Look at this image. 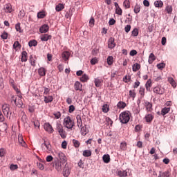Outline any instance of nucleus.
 <instances>
[{"label":"nucleus","mask_w":177,"mask_h":177,"mask_svg":"<svg viewBox=\"0 0 177 177\" xmlns=\"http://www.w3.org/2000/svg\"><path fill=\"white\" fill-rule=\"evenodd\" d=\"M123 6H124V8L126 9H129V8H131V4L129 3V0H125L124 2H123Z\"/></svg>","instance_id":"c03bdc74"},{"label":"nucleus","mask_w":177,"mask_h":177,"mask_svg":"<svg viewBox=\"0 0 177 177\" xmlns=\"http://www.w3.org/2000/svg\"><path fill=\"white\" fill-rule=\"evenodd\" d=\"M108 48L109 49H113V48H115V42L114 37H110L108 40Z\"/></svg>","instance_id":"1a4fd4ad"},{"label":"nucleus","mask_w":177,"mask_h":177,"mask_svg":"<svg viewBox=\"0 0 177 177\" xmlns=\"http://www.w3.org/2000/svg\"><path fill=\"white\" fill-rule=\"evenodd\" d=\"M28 56L26 51H23L21 53V62H27Z\"/></svg>","instance_id":"72a5a7b5"},{"label":"nucleus","mask_w":177,"mask_h":177,"mask_svg":"<svg viewBox=\"0 0 177 177\" xmlns=\"http://www.w3.org/2000/svg\"><path fill=\"white\" fill-rule=\"evenodd\" d=\"M145 89L144 87L140 88L139 93H140V96H142V97H143V96H145Z\"/></svg>","instance_id":"13d9d810"},{"label":"nucleus","mask_w":177,"mask_h":177,"mask_svg":"<svg viewBox=\"0 0 177 177\" xmlns=\"http://www.w3.org/2000/svg\"><path fill=\"white\" fill-rule=\"evenodd\" d=\"M115 13L116 15H119V16H122V9H121V8L118 7L117 8H115Z\"/></svg>","instance_id":"de8ad7c7"},{"label":"nucleus","mask_w":177,"mask_h":177,"mask_svg":"<svg viewBox=\"0 0 177 177\" xmlns=\"http://www.w3.org/2000/svg\"><path fill=\"white\" fill-rule=\"evenodd\" d=\"M125 32L131 31V25H127L124 28Z\"/></svg>","instance_id":"774afa93"},{"label":"nucleus","mask_w":177,"mask_h":177,"mask_svg":"<svg viewBox=\"0 0 177 177\" xmlns=\"http://www.w3.org/2000/svg\"><path fill=\"white\" fill-rule=\"evenodd\" d=\"M119 120L122 124H128L131 120V112L124 111L120 114Z\"/></svg>","instance_id":"f257e3e1"},{"label":"nucleus","mask_w":177,"mask_h":177,"mask_svg":"<svg viewBox=\"0 0 177 177\" xmlns=\"http://www.w3.org/2000/svg\"><path fill=\"white\" fill-rule=\"evenodd\" d=\"M102 82V80L100 79H98V78L95 79L94 81L95 86H97V88H99V86H101Z\"/></svg>","instance_id":"58836bf2"},{"label":"nucleus","mask_w":177,"mask_h":177,"mask_svg":"<svg viewBox=\"0 0 177 177\" xmlns=\"http://www.w3.org/2000/svg\"><path fill=\"white\" fill-rule=\"evenodd\" d=\"M88 80H89V77H88V75L86 74L83 75L80 77V81L82 82H86V81H88Z\"/></svg>","instance_id":"a19ab883"},{"label":"nucleus","mask_w":177,"mask_h":177,"mask_svg":"<svg viewBox=\"0 0 177 177\" xmlns=\"http://www.w3.org/2000/svg\"><path fill=\"white\" fill-rule=\"evenodd\" d=\"M156 55H154V54L153 53H151L149 55V59H148V62L149 64H153V63L154 62V61H156Z\"/></svg>","instance_id":"aec40b11"},{"label":"nucleus","mask_w":177,"mask_h":177,"mask_svg":"<svg viewBox=\"0 0 177 177\" xmlns=\"http://www.w3.org/2000/svg\"><path fill=\"white\" fill-rule=\"evenodd\" d=\"M53 115L55 116V118H56V120H59V118H60V117H62V113L59 111L53 113Z\"/></svg>","instance_id":"4d7b16f0"},{"label":"nucleus","mask_w":177,"mask_h":177,"mask_svg":"<svg viewBox=\"0 0 177 177\" xmlns=\"http://www.w3.org/2000/svg\"><path fill=\"white\" fill-rule=\"evenodd\" d=\"M55 164V168L57 169V171H62V162L59 160H57L54 162Z\"/></svg>","instance_id":"a211bd4d"},{"label":"nucleus","mask_w":177,"mask_h":177,"mask_svg":"<svg viewBox=\"0 0 177 177\" xmlns=\"http://www.w3.org/2000/svg\"><path fill=\"white\" fill-rule=\"evenodd\" d=\"M139 12H140V6L137 4L134 7V12L138 14Z\"/></svg>","instance_id":"5fc2aeb1"},{"label":"nucleus","mask_w":177,"mask_h":177,"mask_svg":"<svg viewBox=\"0 0 177 177\" xmlns=\"http://www.w3.org/2000/svg\"><path fill=\"white\" fill-rule=\"evenodd\" d=\"M6 150L3 148L0 149V157H5Z\"/></svg>","instance_id":"3c124183"},{"label":"nucleus","mask_w":177,"mask_h":177,"mask_svg":"<svg viewBox=\"0 0 177 177\" xmlns=\"http://www.w3.org/2000/svg\"><path fill=\"white\" fill-rule=\"evenodd\" d=\"M46 160L47 161V162H51V161H53V157L52 156H48L46 158Z\"/></svg>","instance_id":"69168bd1"},{"label":"nucleus","mask_w":177,"mask_h":177,"mask_svg":"<svg viewBox=\"0 0 177 177\" xmlns=\"http://www.w3.org/2000/svg\"><path fill=\"white\" fill-rule=\"evenodd\" d=\"M29 62L30 63V66H32V67H35L37 63V57L30 55L29 58Z\"/></svg>","instance_id":"9b49d317"},{"label":"nucleus","mask_w":177,"mask_h":177,"mask_svg":"<svg viewBox=\"0 0 177 177\" xmlns=\"http://www.w3.org/2000/svg\"><path fill=\"white\" fill-rule=\"evenodd\" d=\"M73 144L74 147H75L76 149H77L78 147H80V146H81V142H80V141L75 139L73 140Z\"/></svg>","instance_id":"4c0bfd02"},{"label":"nucleus","mask_w":177,"mask_h":177,"mask_svg":"<svg viewBox=\"0 0 177 177\" xmlns=\"http://www.w3.org/2000/svg\"><path fill=\"white\" fill-rule=\"evenodd\" d=\"M44 145L46 147L47 150H48V151H50L52 148L49 140H44Z\"/></svg>","instance_id":"473e14b6"},{"label":"nucleus","mask_w":177,"mask_h":177,"mask_svg":"<svg viewBox=\"0 0 177 177\" xmlns=\"http://www.w3.org/2000/svg\"><path fill=\"white\" fill-rule=\"evenodd\" d=\"M158 177H171V171L169 170H167L165 172L160 171Z\"/></svg>","instance_id":"ddd939ff"},{"label":"nucleus","mask_w":177,"mask_h":177,"mask_svg":"<svg viewBox=\"0 0 177 177\" xmlns=\"http://www.w3.org/2000/svg\"><path fill=\"white\" fill-rule=\"evenodd\" d=\"M57 156L58 158H59L60 161L64 164L67 161V157H66V155L63 153V152H58L57 153Z\"/></svg>","instance_id":"9d476101"},{"label":"nucleus","mask_w":177,"mask_h":177,"mask_svg":"<svg viewBox=\"0 0 177 177\" xmlns=\"http://www.w3.org/2000/svg\"><path fill=\"white\" fill-rule=\"evenodd\" d=\"M57 131L62 139H66V138H67V134L66 133V131H64V129H63V127L59 126L57 127Z\"/></svg>","instance_id":"423d86ee"},{"label":"nucleus","mask_w":177,"mask_h":177,"mask_svg":"<svg viewBox=\"0 0 177 177\" xmlns=\"http://www.w3.org/2000/svg\"><path fill=\"white\" fill-rule=\"evenodd\" d=\"M102 160L104 162H105V164H109L110 162V155H104L102 157Z\"/></svg>","instance_id":"cd10ccee"},{"label":"nucleus","mask_w":177,"mask_h":177,"mask_svg":"<svg viewBox=\"0 0 177 177\" xmlns=\"http://www.w3.org/2000/svg\"><path fill=\"white\" fill-rule=\"evenodd\" d=\"M157 67L159 70H161L162 68H165V64L164 63H160L157 64Z\"/></svg>","instance_id":"052dcab7"},{"label":"nucleus","mask_w":177,"mask_h":177,"mask_svg":"<svg viewBox=\"0 0 177 177\" xmlns=\"http://www.w3.org/2000/svg\"><path fill=\"white\" fill-rule=\"evenodd\" d=\"M28 45L30 48H31L32 46H37V45H38V41H37V40L30 41Z\"/></svg>","instance_id":"37998d69"},{"label":"nucleus","mask_w":177,"mask_h":177,"mask_svg":"<svg viewBox=\"0 0 177 177\" xmlns=\"http://www.w3.org/2000/svg\"><path fill=\"white\" fill-rule=\"evenodd\" d=\"M144 106L147 112L153 111V104H151V102H149L148 101H145Z\"/></svg>","instance_id":"0eeeda50"},{"label":"nucleus","mask_w":177,"mask_h":177,"mask_svg":"<svg viewBox=\"0 0 177 177\" xmlns=\"http://www.w3.org/2000/svg\"><path fill=\"white\" fill-rule=\"evenodd\" d=\"M15 29L16 31L18 32H23V30H21V27L20 26V23H18L15 25Z\"/></svg>","instance_id":"49530a36"},{"label":"nucleus","mask_w":177,"mask_h":177,"mask_svg":"<svg viewBox=\"0 0 177 177\" xmlns=\"http://www.w3.org/2000/svg\"><path fill=\"white\" fill-rule=\"evenodd\" d=\"M144 120H145L146 122H147V124H151V121H153V120H154V115L151 114V113H148L146 114Z\"/></svg>","instance_id":"6e6552de"},{"label":"nucleus","mask_w":177,"mask_h":177,"mask_svg":"<svg viewBox=\"0 0 177 177\" xmlns=\"http://www.w3.org/2000/svg\"><path fill=\"white\" fill-rule=\"evenodd\" d=\"M153 93H156V95H164V93H165V88L160 85H158L153 88Z\"/></svg>","instance_id":"7ed1b4c3"},{"label":"nucleus","mask_w":177,"mask_h":177,"mask_svg":"<svg viewBox=\"0 0 177 177\" xmlns=\"http://www.w3.org/2000/svg\"><path fill=\"white\" fill-rule=\"evenodd\" d=\"M123 81H124V82L127 84V82H129V81H131V76H129V75L124 76L123 77Z\"/></svg>","instance_id":"864d4df0"},{"label":"nucleus","mask_w":177,"mask_h":177,"mask_svg":"<svg viewBox=\"0 0 177 177\" xmlns=\"http://www.w3.org/2000/svg\"><path fill=\"white\" fill-rule=\"evenodd\" d=\"M154 6L156 8H162V6H164V3L161 0L156 1L154 2Z\"/></svg>","instance_id":"c85d7f7f"},{"label":"nucleus","mask_w":177,"mask_h":177,"mask_svg":"<svg viewBox=\"0 0 177 177\" xmlns=\"http://www.w3.org/2000/svg\"><path fill=\"white\" fill-rule=\"evenodd\" d=\"M44 129L48 133H53V127H52V125L49 122L44 123Z\"/></svg>","instance_id":"39448f33"},{"label":"nucleus","mask_w":177,"mask_h":177,"mask_svg":"<svg viewBox=\"0 0 177 177\" xmlns=\"http://www.w3.org/2000/svg\"><path fill=\"white\" fill-rule=\"evenodd\" d=\"M62 9H64V5L62 3H59L55 7V10H57V12H62Z\"/></svg>","instance_id":"e433bc0d"},{"label":"nucleus","mask_w":177,"mask_h":177,"mask_svg":"<svg viewBox=\"0 0 177 177\" xmlns=\"http://www.w3.org/2000/svg\"><path fill=\"white\" fill-rule=\"evenodd\" d=\"M38 74L40 77H45L46 75V69L44 67L39 68L38 69Z\"/></svg>","instance_id":"2eb2a0df"},{"label":"nucleus","mask_w":177,"mask_h":177,"mask_svg":"<svg viewBox=\"0 0 177 177\" xmlns=\"http://www.w3.org/2000/svg\"><path fill=\"white\" fill-rule=\"evenodd\" d=\"M117 175L120 177H125L128 176V172L127 171H118Z\"/></svg>","instance_id":"393cba45"},{"label":"nucleus","mask_w":177,"mask_h":177,"mask_svg":"<svg viewBox=\"0 0 177 177\" xmlns=\"http://www.w3.org/2000/svg\"><path fill=\"white\" fill-rule=\"evenodd\" d=\"M11 102H14L15 104H16V106L19 105V102H17V97L12 95L11 97Z\"/></svg>","instance_id":"603ef678"},{"label":"nucleus","mask_w":177,"mask_h":177,"mask_svg":"<svg viewBox=\"0 0 177 177\" xmlns=\"http://www.w3.org/2000/svg\"><path fill=\"white\" fill-rule=\"evenodd\" d=\"M168 82L173 86V88H176V82L172 77H168Z\"/></svg>","instance_id":"7c9ffc66"},{"label":"nucleus","mask_w":177,"mask_h":177,"mask_svg":"<svg viewBox=\"0 0 177 177\" xmlns=\"http://www.w3.org/2000/svg\"><path fill=\"white\" fill-rule=\"evenodd\" d=\"M4 10L6 13H12V12H13L12 5H10V3L6 4L4 6Z\"/></svg>","instance_id":"4468645a"},{"label":"nucleus","mask_w":177,"mask_h":177,"mask_svg":"<svg viewBox=\"0 0 177 177\" xmlns=\"http://www.w3.org/2000/svg\"><path fill=\"white\" fill-rule=\"evenodd\" d=\"M46 17V12L45 11H40L37 13L38 19H44Z\"/></svg>","instance_id":"c756f323"},{"label":"nucleus","mask_w":177,"mask_h":177,"mask_svg":"<svg viewBox=\"0 0 177 177\" xmlns=\"http://www.w3.org/2000/svg\"><path fill=\"white\" fill-rule=\"evenodd\" d=\"M131 35L133 37H138V35H139V30H138V28H134L132 32H131Z\"/></svg>","instance_id":"a18cd8bd"},{"label":"nucleus","mask_w":177,"mask_h":177,"mask_svg":"<svg viewBox=\"0 0 177 177\" xmlns=\"http://www.w3.org/2000/svg\"><path fill=\"white\" fill-rule=\"evenodd\" d=\"M171 111L170 107H165L161 111L162 115H165L166 114H168V113Z\"/></svg>","instance_id":"a878e982"},{"label":"nucleus","mask_w":177,"mask_h":177,"mask_svg":"<svg viewBox=\"0 0 177 177\" xmlns=\"http://www.w3.org/2000/svg\"><path fill=\"white\" fill-rule=\"evenodd\" d=\"M133 71L136 72L138 70H140V64L136 63L132 66Z\"/></svg>","instance_id":"2f4dec72"},{"label":"nucleus","mask_w":177,"mask_h":177,"mask_svg":"<svg viewBox=\"0 0 177 177\" xmlns=\"http://www.w3.org/2000/svg\"><path fill=\"white\" fill-rule=\"evenodd\" d=\"M120 150H122L123 151H127V142H123L120 143Z\"/></svg>","instance_id":"c9c22d12"},{"label":"nucleus","mask_w":177,"mask_h":177,"mask_svg":"<svg viewBox=\"0 0 177 177\" xmlns=\"http://www.w3.org/2000/svg\"><path fill=\"white\" fill-rule=\"evenodd\" d=\"M129 95L130 97H133L134 99V97L136 96L135 90H130L129 92Z\"/></svg>","instance_id":"8fccbe9b"},{"label":"nucleus","mask_w":177,"mask_h":177,"mask_svg":"<svg viewBox=\"0 0 177 177\" xmlns=\"http://www.w3.org/2000/svg\"><path fill=\"white\" fill-rule=\"evenodd\" d=\"M96 63H97V58L95 57V58H93L91 60V64L94 66V64H96Z\"/></svg>","instance_id":"338daca9"},{"label":"nucleus","mask_w":177,"mask_h":177,"mask_svg":"<svg viewBox=\"0 0 177 177\" xmlns=\"http://www.w3.org/2000/svg\"><path fill=\"white\" fill-rule=\"evenodd\" d=\"M8 32H4L1 34V37L2 38V39H8Z\"/></svg>","instance_id":"e2e57ef3"},{"label":"nucleus","mask_w":177,"mask_h":177,"mask_svg":"<svg viewBox=\"0 0 177 177\" xmlns=\"http://www.w3.org/2000/svg\"><path fill=\"white\" fill-rule=\"evenodd\" d=\"M107 64L109 66H113L114 63V57L113 56H109L106 59Z\"/></svg>","instance_id":"b1692460"},{"label":"nucleus","mask_w":177,"mask_h":177,"mask_svg":"<svg viewBox=\"0 0 177 177\" xmlns=\"http://www.w3.org/2000/svg\"><path fill=\"white\" fill-rule=\"evenodd\" d=\"M17 168H19V166H17V165H11L10 166V169L11 171H15V169H17Z\"/></svg>","instance_id":"0e129e2a"},{"label":"nucleus","mask_w":177,"mask_h":177,"mask_svg":"<svg viewBox=\"0 0 177 177\" xmlns=\"http://www.w3.org/2000/svg\"><path fill=\"white\" fill-rule=\"evenodd\" d=\"M63 175L65 177H68L70 175V169L67 166V165H65V167L64 168Z\"/></svg>","instance_id":"412c9836"},{"label":"nucleus","mask_w":177,"mask_h":177,"mask_svg":"<svg viewBox=\"0 0 177 177\" xmlns=\"http://www.w3.org/2000/svg\"><path fill=\"white\" fill-rule=\"evenodd\" d=\"M1 109L4 115H6V117H8V115H9V113H10V107L9 106V104H3Z\"/></svg>","instance_id":"20e7f679"},{"label":"nucleus","mask_w":177,"mask_h":177,"mask_svg":"<svg viewBox=\"0 0 177 177\" xmlns=\"http://www.w3.org/2000/svg\"><path fill=\"white\" fill-rule=\"evenodd\" d=\"M166 12H167V13L171 14L172 13V6H167L165 8Z\"/></svg>","instance_id":"6e6d98bb"},{"label":"nucleus","mask_w":177,"mask_h":177,"mask_svg":"<svg viewBox=\"0 0 177 177\" xmlns=\"http://www.w3.org/2000/svg\"><path fill=\"white\" fill-rule=\"evenodd\" d=\"M39 31L41 34H45L46 32H48V31H49V26H48L47 24H44L40 28H39Z\"/></svg>","instance_id":"f8f14e48"},{"label":"nucleus","mask_w":177,"mask_h":177,"mask_svg":"<svg viewBox=\"0 0 177 177\" xmlns=\"http://www.w3.org/2000/svg\"><path fill=\"white\" fill-rule=\"evenodd\" d=\"M75 91H82V84L80 82H76L74 84Z\"/></svg>","instance_id":"dca6fc26"},{"label":"nucleus","mask_w":177,"mask_h":177,"mask_svg":"<svg viewBox=\"0 0 177 177\" xmlns=\"http://www.w3.org/2000/svg\"><path fill=\"white\" fill-rule=\"evenodd\" d=\"M64 126L67 129H73V127L75 126V123L71 120L70 116H67L64 119Z\"/></svg>","instance_id":"f03ea898"},{"label":"nucleus","mask_w":177,"mask_h":177,"mask_svg":"<svg viewBox=\"0 0 177 177\" xmlns=\"http://www.w3.org/2000/svg\"><path fill=\"white\" fill-rule=\"evenodd\" d=\"M151 80H147L146 84H145V88L147 89V91H150V88H151Z\"/></svg>","instance_id":"ea45409f"},{"label":"nucleus","mask_w":177,"mask_h":177,"mask_svg":"<svg viewBox=\"0 0 177 177\" xmlns=\"http://www.w3.org/2000/svg\"><path fill=\"white\" fill-rule=\"evenodd\" d=\"M109 110V108L108 104H104V105L102 106L103 113H108Z\"/></svg>","instance_id":"09e8293b"},{"label":"nucleus","mask_w":177,"mask_h":177,"mask_svg":"<svg viewBox=\"0 0 177 177\" xmlns=\"http://www.w3.org/2000/svg\"><path fill=\"white\" fill-rule=\"evenodd\" d=\"M90 27H93L95 26V19L91 17L89 21Z\"/></svg>","instance_id":"680f3d73"},{"label":"nucleus","mask_w":177,"mask_h":177,"mask_svg":"<svg viewBox=\"0 0 177 177\" xmlns=\"http://www.w3.org/2000/svg\"><path fill=\"white\" fill-rule=\"evenodd\" d=\"M44 102L45 103H52L53 102V97L52 95L44 96Z\"/></svg>","instance_id":"bb28decb"},{"label":"nucleus","mask_w":177,"mask_h":177,"mask_svg":"<svg viewBox=\"0 0 177 177\" xmlns=\"http://www.w3.org/2000/svg\"><path fill=\"white\" fill-rule=\"evenodd\" d=\"M18 140H19V142L20 143V145H21V146H23V147L26 146V142H24V140H23V136H19Z\"/></svg>","instance_id":"79ce46f5"},{"label":"nucleus","mask_w":177,"mask_h":177,"mask_svg":"<svg viewBox=\"0 0 177 177\" xmlns=\"http://www.w3.org/2000/svg\"><path fill=\"white\" fill-rule=\"evenodd\" d=\"M62 59L66 61L69 59L70 56H71V54L68 51H64L62 53Z\"/></svg>","instance_id":"f3484780"},{"label":"nucleus","mask_w":177,"mask_h":177,"mask_svg":"<svg viewBox=\"0 0 177 177\" xmlns=\"http://www.w3.org/2000/svg\"><path fill=\"white\" fill-rule=\"evenodd\" d=\"M49 39H52V35H49L48 34H45L41 37V40L44 41H49Z\"/></svg>","instance_id":"4be33fe9"},{"label":"nucleus","mask_w":177,"mask_h":177,"mask_svg":"<svg viewBox=\"0 0 177 177\" xmlns=\"http://www.w3.org/2000/svg\"><path fill=\"white\" fill-rule=\"evenodd\" d=\"M12 88L15 91V92L17 93V95H20V93H21L20 90L19 89V88L16 85L13 84Z\"/></svg>","instance_id":"bf43d9fd"},{"label":"nucleus","mask_w":177,"mask_h":177,"mask_svg":"<svg viewBox=\"0 0 177 177\" xmlns=\"http://www.w3.org/2000/svg\"><path fill=\"white\" fill-rule=\"evenodd\" d=\"M117 107L118 109H124V108L127 107V103L122 102V101H120L118 104H117Z\"/></svg>","instance_id":"5701e85b"},{"label":"nucleus","mask_w":177,"mask_h":177,"mask_svg":"<svg viewBox=\"0 0 177 177\" xmlns=\"http://www.w3.org/2000/svg\"><path fill=\"white\" fill-rule=\"evenodd\" d=\"M82 154L84 157H91L92 156V151L91 150H84Z\"/></svg>","instance_id":"f704fd0d"},{"label":"nucleus","mask_w":177,"mask_h":177,"mask_svg":"<svg viewBox=\"0 0 177 177\" xmlns=\"http://www.w3.org/2000/svg\"><path fill=\"white\" fill-rule=\"evenodd\" d=\"M76 120H77L78 128H82V119L81 118V115H77Z\"/></svg>","instance_id":"6ab92c4d"}]
</instances>
